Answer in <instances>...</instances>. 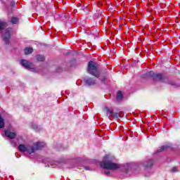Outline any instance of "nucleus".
<instances>
[{
	"instance_id": "obj_1",
	"label": "nucleus",
	"mask_w": 180,
	"mask_h": 180,
	"mask_svg": "<svg viewBox=\"0 0 180 180\" xmlns=\"http://www.w3.org/2000/svg\"><path fill=\"white\" fill-rule=\"evenodd\" d=\"M43 147H46V143L44 142H37L34 143L33 146L20 144L18 146L19 151L22 153H28V154H32L37 150H41Z\"/></svg>"
},
{
	"instance_id": "obj_2",
	"label": "nucleus",
	"mask_w": 180,
	"mask_h": 180,
	"mask_svg": "<svg viewBox=\"0 0 180 180\" xmlns=\"http://www.w3.org/2000/svg\"><path fill=\"white\" fill-rule=\"evenodd\" d=\"M109 158L108 155L104 157V160L100 163L101 168L105 169H118V168H120L119 165L112 162Z\"/></svg>"
},
{
	"instance_id": "obj_3",
	"label": "nucleus",
	"mask_w": 180,
	"mask_h": 180,
	"mask_svg": "<svg viewBox=\"0 0 180 180\" xmlns=\"http://www.w3.org/2000/svg\"><path fill=\"white\" fill-rule=\"evenodd\" d=\"M87 71L89 74L94 75L96 78H99L101 75V73H99V71L98 70V63L94 61H90L89 63Z\"/></svg>"
},
{
	"instance_id": "obj_4",
	"label": "nucleus",
	"mask_w": 180,
	"mask_h": 180,
	"mask_svg": "<svg viewBox=\"0 0 180 180\" xmlns=\"http://www.w3.org/2000/svg\"><path fill=\"white\" fill-rule=\"evenodd\" d=\"M11 33H12V28H8L7 30H6L5 33L1 35L3 41H4L5 44H9V40L11 39Z\"/></svg>"
},
{
	"instance_id": "obj_5",
	"label": "nucleus",
	"mask_w": 180,
	"mask_h": 180,
	"mask_svg": "<svg viewBox=\"0 0 180 180\" xmlns=\"http://www.w3.org/2000/svg\"><path fill=\"white\" fill-rule=\"evenodd\" d=\"M148 75V77H153L154 79H156V81H162L165 78H167L164 75L155 74L153 71H150Z\"/></svg>"
},
{
	"instance_id": "obj_6",
	"label": "nucleus",
	"mask_w": 180,
	"mask_h": 180,
	"mask_svg": "<svg viewBox=\"0 0 180 180\" xmlns=\"http://www.w3.org/2000/svg\"><path fill=\"white\" fill-rule=\"evenodd\" d=\"M20 64H21V65H22V67H24L27 70L33 68V64H32V63H30L26 60H21Z\"/></svg>"
},
{
	"instance_id": "obj_7",
	"label": "nucleus",
	"mask_w": 180,
	"mask_h": 180,
	"mask_svg": "<svg viewBox=\"0 0 180 180\" xmlns=\"http://www.w3.org/2000/svg\"><path fill=\"white\" fill-rule=\"evenodd\" d=\"M5 136L8 137V139H15L16 138V133L11 131L9 129L5 131Z\"/></svg>"
},
{
	"instance_id": "obj_8",
	"label": "nucleus",
	"mask_w": 180,
	"mask_h": 180,
	"mask_svg": "<svg viewBox=\"0 0 180 180\" xmlns=\"http://www.w3.org/2000/svg\"><path fill=\"white\" fill-rule=\"evenodd\" d=\"M85 82L87 85H95V80H94L92 78L86 79Z\"/></svg>"
},
{
	"instance_id": "obj_9",
	"label": "nucleus",
	"mask_w": 180,
	"mask_h": 180,
	"mask_svg": "<svg viewBox=\"0 0 180 180\" xmlns=\"http://www.w3.org/2000/svg\"><path fill=\"white\" fill-rule=\"evenodd\" d=\"M24 53L26 55L32 54V53H33V48H29V47L25 48V51H24Z\"/></svg>"
},
{
	"instance_id": "obj_10",
	"label": "nucleus",
	"mask_w": 180,
	"mask_h": 180,
	"mask_svg": "<svg viewBox=\"0 0 180 180\" xmlns=\"http://www.w3.org/2000/svg\"><path fill=\"white\" fill-rule=\"evenodd\" d=\"M6 26H8L6 22L0 20V30H4Z\"/></svg>"
},
{
	"instance_id": "obj_11",
	"label": "nucleus",
	"mask_w": 180,
	"mask_h": 180,
	"mask_svg": "<svg viewBox=\"0 0 180 180\" xmlns=\"http://www.w3.org/2000/svg\"><path fill=\"white\" fill-rule=\"evenodd\" d=\"M5 127V122L4 121V118L0 115V129H4Z\"/></svg>"
},
{
	"instance_id": "obj_12",
	"label": "nucleus",
	"mask_w": 180,
	"mask_h": 180,
	"mask_svg": "<svg viewBox=\"0 0 180 180\" xmlns=\"http://www.w3.org/2000/svg\"><path fill=\"white\" fill-rule=\"evenodd\" d=\"M122 98H123V94L122 93V91H118L117 94V101H122Z\"/></svg>"
},
{
	"instance_id": "obj_13",
	"label": "nucleus",
	"mask_w": 180,
	"mask_h": 180,
	"mask_svg": "<svg viewBox=\"0 0 180 180\" xmlns=\"http://www.w3.org/2000/svg\"><path fill=\"white\" fill-rule=\"evenodd\" d=\"M105 110L109 116H113V111H112L109 108L105 107Z\"/></svg>"
},
{
	"instance_id": "obj_14",
	"label": "nucleus",
	"mask_w": 180,
	"mask_h": 180,
	"mask_svg": "<svg viewBox=\"0 0 180 180\" xmlns=\"http://www.w3.org/2000/svg\"><path fill=\"white\" fill-rule=\"evenodd\" d=\"M18 22H19V19L16 17H13L11 18V23H13V25H16V23H18Z\"/></svg>"
},
{
	"instance_id": "obj_15",
	"label": "nucleus",
	"mask_w": 180,
	"mask_h": 180,
	"mask_svg": "<svg viewBox=\"0 0 180 180\" xmlns=\"http://www.w3.org/2000/svg\"><path fill=\"white\" fill-rule=\"evenodd\" d=\"M153 160H149V162H148V164H145L144 165H145V167H146V168H150V167H153Z\"/></svg>"
},
{
	"instance_id": "obj_16",
	"label": "nucleus",
	"mask_w": 180,
	"mask_h": 180,
	"mask_svg": "<svg viewBox=\"0 0 180 180\" xmlns=\"http://www.w3.org/2000/svg\"><path fill=\"white\" fill-rule=\"evenodd\" d=\"M168 149V146H163L160 147V150H158V153H161V151H165V150Z\"/></svg>"
},
{
	"instance_id": "obj_17",
	"label": "nucleus",
	"mask_w": 180,
	"mask_h": 180,
	"mask_svg": "<svg viewBox=\"0 0 180 180\" xmlns=\"http://www.w3.org/2000/svg\"><path fill=\"white\" fill-rule=\"evenodd\" d=\"M37 60L38 61H44V56L41 55L37 56Z\"/></svg>"
},
{
	"instance_id": "obj_18",
	"label": "nucleus",
	"mask_w": 180,
	"mask_h": 180,
	"mask_svg": "<svg viewBox=\"0 0 180 180\" xmlns=\"http://www.w3.org/2000/svg\"><path fill=\"white\" fill-rule=\"evenodd\" d=\"M11 144L13 146L15 147L16 146V142L13 141V140L10 141Z\"/></svg>"
},
{
	"instance_id": "obj_19",
	"label": "nucleus",
	"mask_w": 180,
	"mask_h": 180,
	"mask_svg": "<svg viewBox=\"0 0 180 180\" xmlns=\"http://www.w3.org/2000/svg\"><path fill=\"white\" fill-rule=\"evenodd\" d=\"M100 79H101V82H105V81L106 80V77H103Z\"/></svg>"
},
{
	"instance_id": "obj_20",
	"label": "nucleus",
	"mask_w": 180,
	"mask_h": 180,
	"mask_svg": "<svg viewBox=\"0 0 180 180\" xmlns=\"http://www.w3.org/2000/svg\"><path fill=\"white\" fill-rule=\"evenodd\" d=\"M176 171H178L177 168L176 167H173L172 169V172H176Z\"/></svg>"
},
{
	"instance_id": "obj_21",
	"label": "nucleus",
	"mask_w": 180,
	"mask_h": 180,
	"mask_svg": "<svg viewBox=\"0 0 180 180\" xmlns=\"http://www.w3.org/2000/svg\"><path fill=\"white\" fill-rule=\"evenodd\" d=\"M105 174H106L107 175H109V174H110V172H109V171H105Z\"/></svg>"
},
{
	"instance_id": "obj_22",
	"label": "nucleus",
	"mask_w": 180,
	"mask_h": 180,
	"mask_svg": "<svg viewBox=\"0 0 180 180\" xmlns=\"http://www.w3.org/2000/svg\"><path fill=\"white\" fill-rule=\"evenodd\" d=\"M11 6H15V3L13 1H11Z\"/></svg>"
},
{
	"instance_id": "obj_23",
	"label": "nucleus",
	"mask_w": 180,
	"mask_h": 180,
	"mask_svg": "<svg viewBox=\"0 0 180 180\" xmlns=\"http://www.w3.org/2000/svg\"><path fill=\"white\" fill-rule=\"evenodd\" d=\"M33 129H37V125H34V126L33 127Z\"/></svg>"
}]
</instances>
